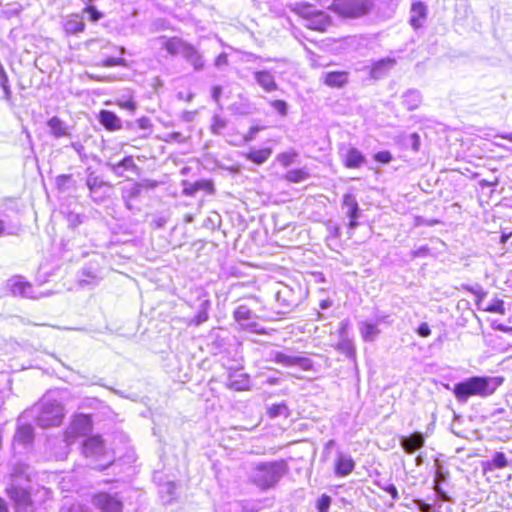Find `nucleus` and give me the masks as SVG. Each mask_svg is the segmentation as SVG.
I'll return each instance as SVG.
<instances>
[{"mask_svg":"<svg viewBox=\"0 0 512 512\" xmlns=\"http://www.w3.org/2000/svg\"><path fill=\"white\" fill-rule=\"evenodd\" d=\"M297 157V153L295 152H287V153H281L278 155L277 159L280 162L281 165L288 167L290 166L295 158Z\"/></svg>","mask_w":512,"mask_h":512,"instance_id":"nucleus-40","label":"nucleus"},{"mask_svg":"<svg viewBox=\"0 0 512 512\" xmlns=\"http://www.w3.org/2000/svg\"><path fill=\"white\" fill-rule=\"evenodd\" d=\"M354 468L355 462L353 458L350 455L339 451L335 460V474L339 477H345L348 476Z\"/></svg>","mask_w":512,"mask_h":512,"instance_id":"nucleus-13","label":"nucleus"},{"mask_svg":"<svg viewBox=\"0 0 512 512\" xmlns=\"http://www.w3.org/2000/svg\"><path fill=\"white\" fill-rule=\"evenodd\" d=\"M336 348L347 357H353L355 355V347L353 342L347 337L340 338Z\"/></svg>","mask_w":512,"mask_h":512,"instance_id":"nucleus-34","label":"nucleus"},{"mask_svg":"<svg viewBox=\"0 0 512 512\" xmlns=\"http://www.w3.org/2000/svg\"><path fill=\"white\" fill-rule=\"evenodd\" d=\"M484 310L487 312L499 313L502 315L506 313L504 301L501 299H494Z\"/></svg>","mask_w":512,"mask_h":512,"instance_id":"nucleus-38","label":"nucleus"},{"mask_svg":"<svg viewBox=\"0 0 512 512\" xmlns=\"http://www.w3.org/2000/svg\"><path fill=\"white\" fill-rule=\"evenodd\" d=\"M417 333L421 337H428L431 334V329L427 323H422L417 329Z\"/></svg>","mask_w":512,"mask_h":512,"instance_id":"nucleus-51","label":"nucleus"},{"mask_svg":"<svg viewBox=\"0 0 512 512\" xmlns=\"http://www.w3.org/2000/svg\"><path fill=\"white\" fill-rule=\"evenodd\" d=\"M469 291L475 294L479 299H482L486 296V292H484L479 286L476 288H469Z\"/></svg>","mask_w":512,"mask_h":512,"instance_id":"nucleus-59","label":"nucleus"},{"mask_svg":"<svg viewBox=\"0 0 512 512\" xmlns=\"http://www.w3.org/2000/svg\"><path fill=\"white\" fill-rule=\"evenodd\" d=\"M241 377V380L230 379L229 387L237 391L245 390L248 387V379L243 375Z\"/></svg>","mask_w":512,"mask_h":512,"instance_id":"nucleus-43","label":"nucleus"},{"mask_svg":"<svg viewBox=\"0 0 512 512\" xmlns=\"http://www.w3.org/2000/svg\"><path fill=\"white\" fill-rule=\"evenodd\" d=\"M195 189H203V190H206L208 192H212L213 191V184L209 181H198L196 182V188Z\"/></svg>","mask_w":512,"mask_h":512,"instance_id":"nucleus-52","label":"nucleus"},{"mask_svg":"<svg viewBox=\"0 0 512 512\" xmlns=\"http://www.w3.org/2000/svg\"><path fill=\"white\" fill-rule=\"evenodd\" d=\"M161 46L172 56H182L185 61L191 64L196 71L204 69L205 61L200 51L192 44L186 42L180 37L159 38Z\"/></svg>","mask_w":512,"mask_h":512,"instance_id":"nucleus-3","label":"nucleus"},{"mask_svg":"<svg viewBox=\"0 0 512 512\" xmlns=\"http://www.w3.org/2000/svg\"><path fill=\"white\" fill-rule=\"evenodd\" d=\"M64 512H90L86 507L80 504L72 505L67 511Z\"/></svg>","mask_w":512,"mask_h":512,"instance_id":"nucleus-55","label":"nucleus"},{"mask_svg":"<svg viewBox=\"0 0 512 512\" xmlns=\"http://www.w3.org/2000/svg\"><path fill=\"white\" fill-rule=\"evenodd\" d=\"M63 28L66 34L75 35L84 31L85 23L78 14H71L65 19Z\"/></svg>","mask_w":512,"mask_h":512,"instance_id":"nucleus-21","label":"nucleus"},{"mask_svg":"<svg viewBox=\"0 0 512 512\" xmlns=\"http://www.w3.org/2000/svg\"><path fill=\"white\" fill-rule=\"evenodd\" d=\"M374 159L377 162L386 164V163H389L392 160V155H391V153L389 151H380V152H377L374 155Z\"/></svg>","mask_w":512,"mask_h":512,"instance_id":"nucleus-47","label":"nucleus"},{"mask_svg":"<svg viewBox=\"0 0 512 512\" xmlns=\"http://www.w3.org/2000/svg\"><path fill=\"white\" fill-rule=\"evenodd\" d=\"M374 7L373 0H334L333 10L345 18H359L368 14Z\"/></svg>","mask_w":512,"mask_h":512,"instance_id":"nucleus-5","label":"nucleus"},{"mask_svg":"<svg viewBox=\"0 0 512 512\" xmlns=\"http://www.w3.org/2000/svg\"><path fill=\"white\" fill-rule=\"evenodd\" d=\"M208 306H209V301H204L202 303V310L199 311L198 314L195 317V323L197 325L207 321V319H208V312H207Z\"/></svg>","mask_w":512,"mask_h":512,"instance_id":"nucleus-45","label":"nucleus"},{"mask_svg":"<svg viewBox=\"0 0 512 512\" xmlns=\"http://www.w3.org/2000/svg\"><path fill=\"white\" fill-rule=\"evenodd\" d=\"M83 453L86 457L100 458L106 455V447L100 436H92L83 443Z\"/></svg>","mask_w":512,"mask_h":512,"instance_id":"nucleus-12","label":"nucleus"},{"mask_svg":"<svg viewBox=\"0 0 512 512\" xmlns=\"http://www.w3.org/2000/svg\"><path fill=\"white\" fill-rule=\"evenodd\" d=\"M33 438V427L30 424L19 425L14 435V441L23 446L30 444Z\"/></svg>","mask_w":512,"mask_h":512,"instance_id":"nucleus-25","label":"nucleus"},{"mask_svg":"<svg viewBox=\"0 0 512 512\" xmlns=\"http://www.w3.org/2000/svg\"><path fill=\"white\" fill-rule=\"evenodd\" d=\"M86 185L90 191V196L95 202L103 201L109 195L112 188L109 183L103 181L94 173L88 175Z\"/></svg>","mask_w":512,"mask_h":512,"instance_id":"nucleus-10","label":"nucleus"},{"mask_svg":"<svg viewBox=\"0 0 512 512\" xmlns=\"http://www.w3.org/2000/svg\"><path fill=\"white\" fill-rule=\"evenodd\" d=\"M422 97L419 91L410 90L403 95V104L409 109L414 110L421 104Z\"/></svg>","mask_w":512,"mask_h":512,"instance_id":"nucleus-31","label":"nucleus"},{"mask_svg":"<svg viewBox=\"0 0 512 512\" xmlns=\"http://www.w3.org/2000/svg\"><path fill=\"white\" fill-rule=\"evenodd\" d=\"M222 94V88L220 86H214L212 89V98L215 102H219Z\"/></svg>","mask_w":512,"mask_h":512,"instance_id":"nucleus-56","label":"nucleus"},{"mask_svg":"<svg viewBox=\"0 0 512 512\" xmlns=\"http://www.w3.org/2000/svg\"><path fill=\"white\" fill-rule=\"evenodd\" d=\"M227 126V121L219 115H214L211 123V132L215 135L222 133L224 128Z\"/></svg>","mask_w":512,"mask_h":512,"instance_id":"nucleus-37","label":"nucleus"},{"mask_svg":"<svg viewBox=\"0 0 512 512\" xmlns=\"http://www.w3.org/2000/svg\"><path fill=\"white\" fill-rule=\"evenodd\" d=\"M359 331L365 342H373L380 334L378 326L368 321L359 323Z\"/></svg>","mask_w":512,"mask_h":512,"instance_id":"nucleus-27","label":"nucleus"},{"mask_svg":"<svg viewBox=\"0 0 512 512\" xmlns=\"http://www.w3.org/2000/svg\"><path fill=\"white\" fill-rule=\"evenodd\" d=\"M252 316L253 312L246 305L238 306L233 313V317L238 323L250 320Z\"/></svg>","mask_w":512,"mask_h":512,"instance_id":"nucleus-35","label":"nucleus"},{"mask_svg":"<svg viewBox=\"0 0 512 512\" xmlns=\"http://www.w3.org/2000/svg\"><path fill=\"white\" fill-rule=\"evenodd\" d=\"M491 464L494 468L502 469L508 466V460L503 452H496L492 458Z\"/></svg>","mask_w":512,"mask_h":512,"instance_id":"nucleus-39","label":"nucleus"},{"mask_svg":"<svg viewBox=\"0 0 512 512\" xmlns=\"http://www.w3.org/2000/svg\"><path fill=\"white\" fill-rule=\"evenodd\" d=\"M365 162L364 155L356 148L349 147L344 155V164L348 168H358Z\"/></svg>","mask_w":512,"mask_h":512,"instance_id":"nucleus-24","label":"nucleus"},{"mask_svg":"<svg viewBox=\"0 0 512 512\" xmlns=\"http://www.w3.org/2000/svg\"><path fill=\"white\" fill-rule=\"evenodd\" d=\"M107 166L119 177L123 176L124 170L132 171L136 175L140 173V168L136 165L132 156H127L118 163H107Z\"/></svg>","mask_w":512,"mask_h":512,"instance_id":"nucleus-18","label":"nucleus"},{"mask_svg":"<svg viewBox=\"0 0 512 512\" xmlns=\"http://www.w3.org/2000/svg\"><path fill=\"white\" fill-rule=\"evenodd\" d=\"M331 505V497L323 494L317 501L318 512H328Z\"/></svg>","mask_w":512,"mask_h":512,"instance_id":"nucleus-41","label":"nucleus"},{"mask_svg":"<svg viewBox=\"0 0 512 512\" xmlns=\"http://www.w3.org/2000/svg\"><path fill=\"white\" fill-rule=\"evenodd\" d=\"M240 325H241V329H243V330H248V331H251L256 334H265L266 333L265 329L259 328L256 323H251V324L241 323Z\"/></svg>","mask_w":512,"mask_h":512,"instance_id":"nucleus-49","label":"nucleus"},{"mask_svg":"<svg viewBox=\"0 0 512 512\" xmlns=\"http://www.w3.org/2000/svg\"><path fill=\"white\" fill-rule=\"evenodd\" d=\"M7 286L14 296L23 298L39 299L50 295L49 292L36 291L29 282L24 281L21 277H13L8 281Z\"/></svg>","mask_w":512,"mask_h":512,"instance_id":"nucleus-8","label":"nucleus"},{"mask_svg":"<svg viewBox=\"0 0 512 512\" xmlns=\"http://www.w3.org/2000/svg\"><path fill=\"white\" fill-rule=\"evenodd\" d=\"M28 479L22 475H13L12 482L6 491L10 499L14 502L15 507L19 511H25L31 506V494L25 483Z\"/></svg>","mask_w":512,"mask_h":512,"instance_id":"nucleus-6","label":"nucleus"},{"mask_svg":"<svg viewBox=\"0 0 512 512\" xmlns=\"http://www.w3.org/2000/svg\"><path fill=\"white\" fill-rule=\"evenodd\" d=\"M228 63V57H227V54L226 53H221L220 55L217 56V58L215 59V66L220 68L222 66H225L227 65Z\"/></svg>","mask_w":512,"mask_h":512,"instance_id":"nucleus-53","label":"nucleus"},{"mask_svg":"<svg viewBox=\"0 0 512 512\" xmlns=\"http://www.w3.org/2000/svg\"><path fill=\"white\" fill-rule=\"evenodd\" d=\"M34 410L36 421L43 428L60 425L64 417L63 406L49 394L42 398Z\"/></svg>","mask_w":512,"mask_h":512,"instance_id":"nucleus-4","label":"nucleus"},{"mask_svg":"<svg viewBox=\"0 0 512 512\" xmlns=\"http://www.w3.org/2000/svg\"><path fill=\"white\" fill-rule=\"evenodd\" d=\"M331 24L330 17L322 10H318L313 17L306 22V27L316 31H325Z\"/></svg>","mask_w":512,"mask_h":512,"instance_id":"nucleus-20","label":"nucleus"},{"mask_svg":"<svg viewBox=\"0 0 512 512\" xmlns=\"http://www.w3.org/2000/svg\"><path fill=\"white\" fill-rule=\"evenodd\" d=\"M47 125L51 134L56 138L69 135L68 128L65 123L56 116L49 119Z\"/></svg>","mask_w":512,"mask_h":512,"instance_id":"nucleus-28","label":"nucleus"},{"mask_svg":"<svg viewBox=\"0 0 512 512\" xmlns=\"http://www.w3.org/2000/svg\"><path fill=\"white\" fill-rule=\"evenodd\" d=\"M268 413H269V416L272 418L279 417V416H284V417L289 416V410L285 403L273 404L269 408Z\"/></svg>","mask_w":512,"mask_h":512,"instance_id":"nucleus-36","label":"nucleus"},{"mask_svg":"<svg viewBox=\"0 0 512 512\" xmlns=\"http://www.w3.org/2000/svg\"><path fill=\"white\" fill-rule=\"evenodd\" d=\"M408 141L411 145V148L417 152L419 150V147H420V137L417 133H412L409 135L408 137Z\"/></svg>","mask_w":512,"mask_h":512,"instance_id":"nucleus-50","label":"nucleus"},{"mask_svg":"<svg viewBox=\"0 0 512 512\" xmlns=\"http://www.w3.org/2000/svg\"><path fill=\"white\" fill-rule=\"evenodd\" d=\"M92 504L101 512H122L123 502L118 494L99 492L92 497Z\"/></svg>","mask_w":512,"mask_h":512,"instance_id":"nucleus-9","label":"nucleus"},{"mask_svg":"<svg viewBox=\"0 0 512 512\" xmlns=\"http://www.w3.org/2000/svg\"><path fill=\"white\" fill-rule=\"evenodd\" d=\"M377 485H378V487L380 489H382V490L386 491L387 493H389L394 501L399 499L398 490H397V488L395 487L394 484H392V483H378Z\"/></svg>","mask_w":512,"mask_h":512,"instance_id":"nucleus-42","label":"nucleus"},{"mask_svg":"<svg viewBox=\"0 0 512 512\" xmlns=\"http://www.w3.org/2000/svg\"><path fill=\"white\" fill-rule=\"evenodd\" d=\"M310 177V173L305 168L292 169L285 174V179L291 183H301Z\"/></svg>","mask_w":512,"mask_h":512,"instance_id":"nucleus-32","label":"nucleus"},{"mask_svg":"<svg viewBox=\"0 0 512 512\" xmlns=\"http://www.w3.org/2000/svg\"><path fill=\"white\" fill-rule=\"evenodd\" d=\"M256 82L266 91L272 92L277 89L274 76L270 71L263 70L254 73Z\"/></svg>","mask_w":512,"mask_h":512,"instance_id":"nucleus-22","label":"nucleus"},{"mask_svg":"<svg viewBox=\"0 0 512 512\" xmlns=\"http://www.w3.org/2000/svg\"><path fill=\"white\" fill-rule=\"evenodd\" d=\"M271 106L282 116L287 114V103L283 100H274L271 102Z\"/></svg>","mask_w":512,"mask_h":512,"instance_id":"nucleus-46","label":"nucleus"},{"mask_svg":"<svg viewBox=\"0 0 512 512\" xmlns=\"http://www.w3.org/2000/svg\"><path fill=\"white\" fill-rule=\"evenodd\" d=\"M71 147L79 154L81 155L83 150H84V147L83 145L80 143V142H72L71 143Z\"/></svg>","mask_w":512,"mask_h":512,"instance_id":"nucleus-62","label":"nucleus"},{"mask_svg":"<svg viewBox=\"0 0 512 512\" xmlns=\"http://www.w3.org/2000/svg\"><path fill=\"white\" fill-rule=\"evenodd\" d=\"M119 105L122 108L130 110V111H134L136 109L135 103L132 100H130V99L119 101Z\"/></svg>","mask_w":512,"mask_h":512,"instance_id":"nucleus-54","label":"nucleus"},{"mask_svg":"<svg viewBox=\"0 0 512 512\" xmlns=\"http://www.w3.org/2000/svg\"><path fill=\"white\" fill-rule=\"evenodd\" d=\"M271 154V148L253 149L246 154V158L255 164L261 165L270 158Z\"/></svg>","mask_w":512,"mask_h":512,"instance_id":"nucleus-29","label":"nucleus"},{"mask_svg":"<svg viewBox=\"0 0 512 512\" xmlns=\"http://www.w3.org/2000/svg\"><path fill=\"white\" fill-rule=\"evenodd\" d=\"M499 377L474 376L455 384L453 393L459 402H466L471 396L487 397L492 395L502 384Z\"/></svg>","mask_w":512,"mask_h":512,"instance_id":"nucleus-1","label":"nucleus"},{"mask_svg":"<svg viewBox=\"0 0 512 512\" xmlns=\"http://www.w3.org/2000/svg\"><path fill=\"white\" fill-rule=\"evenodd\" d=\"M275 299L281 308V313H286L297 305L294 294L288 286L279 289L275 294Z\"/></svg>","mask_w":512,"mask_h":512,"instance_id":"nucleus-14","label":"nucleus"},{"mask_svg":"<svg viewBox=\"0 0 512 512\" xmlns=\"http://www.w3.org/2000/svg\"><path fill=\"white\" fill-rule=\"evenodd\" d=\"M493 328L495 330H498V331H501V332L512 334V327H508V326L503 325V324H493Z\"/></svg>","mask_w":512,"mask_h":512,"instance_id":"nucleus-57","label":"nucleus"},{"mask_svg":"<svg viewBox=\"0 0 512 512\" xmlns=\"http://www.w3.org/2000/svg\"><path fill=\"white\" fill-rule=\"evenodd\" d=\"M101 279L98 269L90 265L81 270L78 282L81 287L96 286Z\"/></svg>","mask_w":512,"mask_h":512,"instance_id":"nucleus-19","label":"nucleus"},{"mask_svg":"<svg viewBox=\"0 0 512 512\" xmlns=\"http://www.w3.org/2000/svg\"><path fill=\"white\" fill-rule=\"evenodd\" d=\"M294 11L307 22L318 9L309 3H296Z\"/></svg>","mask_w":512,"mask_h":512,"instance_id":"nucleus-33","label":"nucleus"},{"mask_svg":"<svg viewBox=\"0 0 512 512\" xmlns=\"http://www.w3.org/2000/svg\"><path fill=\"white\" fill-rule=\"evenodd\" d=\"M91 430V419L84 414L76 415L64 434V441L67 445L73 444L80 436L87 434Z\"/></svg>","mask_w":512,"mask_h":512,"instance_id":"nucleus-7","label":"nucleus"},{"mask_svg":"<svg viewBox=\"0 0 512 512\" xmlns=\"http://www.w3.org/2000/svg\"><path fill=\"white\" fill-rule=\"evenodd\" d=\"M100 123L108 130H119L122 126L117 115L108 110H102L99 116Z\"/></svg>","mask_w":512,"mask_h":512,"instance_id":"nucleus-26","label":"nucleus"},{"mask_svg":"<svg viewBox=\"0 0 512 512\" xmlns=\"http://www.w3.org/2000/svg\"><path fill=\"white\" fill-rule=\"evenodd\" d=\"M287 472L284 460L255 464L249 474L250 481L261 490L274 487Z\"/></svg>","mask_w":512,"mask_h":512,"instance_id":"nucleus-2","label":"nucleus"},{"mask_svg":"<svg viewBox=\"0 0 512 512\" xmlns=\"http://www.w3.org/2000/svg\"><path fill=\"white\" fill-rule=\"evenodd\" d=\"M157 183L155 181L151 180H144L141 183H138L137 186H140L142 188H154L156 187Z\"/></svg>","mask_w":512,"mask_h":512,"instance_id":"nucleus-60","label":"nucleus"},{"mask_svg":"<svg viewBox=\"0 0 512 512\" xmlns=\"http://www.w3.org/2000/svg\"><path fill=\"white\" fill-rule=\"evenodd\" d=\"M70 179V175H60L57 177V185L59 187L63 186L66 181Z\"/></svg>","mask_w":512,"mask_h":512,"instance_id":"nucleus-63","label":"nucleus"},{"mask_svg":"<svg viewBox=\"0 0 512 512\" xmlns=\"http://www.w3.org/2000/svg\"><path fill=\"white\" fill-rule=\"evenodd\" d=\"M425 444V439L422 433L414 432L410 436H403L400 439V445L408 454L414 453L416 450L422 448Z\"/></svg>","mask_w":512,"mask_h":512,"instance_id":"nucleus-16","label":"nucleus"},{"mask_svg":"<svg viewBox=\"0 0 512 512\" xmlns=\"http://www.w3.org/2000/svg\"><path fill=\"white\" fill-rule=\"evenodd\" d=\"M348 72L333 71L321 75V80L325 85L331 88H341L348 82Z\"/></svg>","mask_w":512,"mask_h":512,"instance_id":"nucleus-17","label":"nucleus"},{"mask_svg":"<svg viewBox=\"0 0 512 512\" xmlns=\"http://www.w3.org/2000/svg\"><path fill=\"white\" fill-rule=\"evenodd\" d=\"M469 291L475 294L479 299H482L486 296V292H484L479 286L476 288H469Z\"/></svg>","mask_w":512,"mask_h":512,"instance_id":"nucleus-58","label":"nucleus"},{"mask_svg":"<svg viewBox=\"0 0 512 512\" xmlns=\"http://www.w3.org/2000/svg\"><path fill=\"white\" fill-rule=\"evenodd\" d=\"M343 206L347 208L346 215L350 219H357L359 217V206L354 195L348 193L343 196Z\"/></svg>","mask_w":512,"mask_h":512,"instance_id":"nucleus-30","label":"nucleus"},{"mask_svg":"<svg viewBox=\"0 0 512 512\" xmlns=\"http://www.w3.org/2000/svg\"><path fill=\"white\" fill-rule=\"evenodd\" d=\"M415 502H416V503H417V505L419 506V509H420V511H421V512H429V510H430V508H431V507H430V505H428V504L424 503V502H423V501H421V500H416Z\"/></svg>","mask_w":512,"mask_h":512,"instance_id":"nucleus-61","label":"nucleus"},{"mask_svg":"<svg viewBox=\"0 0 512 512\" xmlns=\"http://www.w3.org/2000/svg\"><path fill=\"white\" fill-rule=\"evenodd\" d=\"M99 65L103 67L126 66V60L124 58L110 57L103 60Z\"/></svg>","mask_w":512,"mask_h":512,"instance_id":"nucleus-44","label":"nucleus"},{"mask_svg":"<svg viewBox=\"0 0 512 512\" xmlns=\"http://www.w3.org/2000/svg\"><path fill=\"white\" fill-rule=\"evenodd\" d=\"M396 65L395 58H383L374 62L370 68V76L373 79H381L385 77L389 71Z\"/></svg>","mask_w":512,"mask_h":512,"instance_id":"nucleus-15","label":"nucleus"},{"mask_svg":"<svg viewBox=\"0 0 512 512\" xmlns=\"http://www.w3.org/2000/svg\"><path fill=\"white\" fill-rule=\"evenodd\" d=\"M347 326H348V322H347V321H342V322L340 323L339 332H340V336H341V338H342V337H346V330H347Z\"/></svg>","mask_w":512,"mask_h":512,"instance_id":"nucleus-64","label":"nucleus"},{"mask_svg":"<svg viewBox=\"0 0 512 512\" xmlns=\"http://www.w3.org/2000/svg\"><path fill=\"white\" fill-rule=\"evenodd\" d=\"M411 16L410 23L415 28L418 29L422 26V21L426 18L427 8L422 2H415L411 7Z\"/></svg>","mask_w":512,"mask_h":512,"instance_id":"nucleus-23","label":"nucleus"},{"mask_svg":"<svg viewBox=\"0 0 512 512\" xmlns=\"http://www.w3.org/2000/svg\"><path fill=\"white\" fill-rule=\"evenodd\" d=\"M85 12H87L90 16V20L92 22H97L103 17V14L98 11L94 6H88L85 8Z\"/></svg>","mask_w":512,"mask_h":512,"instance_id":"nucleus-48","label":"nucleus"},{"mask_svg":"<svg viewBox=\"0 0 512 512\" xmlns=\"http://www.w3.org/2000/svg\"><path fill=\"white\" fill-rule=\"evenodd\" d=\"M273 360L286 367L297 366L302 370L308 371L313 367L311 359L302 356L288 355L284 352L276 351L273 353Z\"/></svg>","mask_w":512,"mask_h":512,"instance_id":"nucleus-11","label":"nucleus"}]
</instances>
